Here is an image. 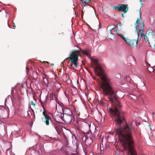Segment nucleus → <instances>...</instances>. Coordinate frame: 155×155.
<instances>
[{"instance_id": "34", "label": "nucleus", "mask_w": 155, "mask_h": 155, "mask_svg": "<svg viewBox=\"0 0 155 155\" xmlns=\"http://www.w3.org/2000/svg\"><path fill=\"white\" fill-rule=\"evenodd\" d=\"M73 66V64H71L70 65V66L71 67H72Z\"/></svg>"}, {"instance_id": "36", "label": "nucleus", "mask_w": 155, "mask_h": 155, "mask_svg": "<svg viewBox=\"0 0 155 155\" xmlns=\"http://www.w3.org/2000/svg\"><path fill=\"white\" fill-rule=\"evenodd\" d=\"M122 16L123 18L124 17V15L123 14H122Z\"/></svg>"}, {"instance_id": "24", "label": "nucleus", "mask_w": 155, "mask_h": 155, "mask_svg": "<svg viewBox=\"0 0 155 155\" xmlns=\"http://www.w3.org/2000/svg\"><path fill=\"white\" fill-rule=\"evenodd\" d=\"M150 33L151 34V35L153 36V35L154 34V32H153L151 31V32H149V33Z\"/></svg>"}, {"instance_id": "19", "label": "nucleus", "mask_w": 155, "mask_h": 155, "mask_svg": "<svg viewBox=\"0 0 155 155\" xmlns=\"http://www.w3.org/2000/svg\"><path fill=\"white\" fill-rule=\"evenodd\" d=\"M118 29V26L117 25L113 29H114L115 30V31L116 32V31H118L117 30Z\"/></svg>"}, {"instance_id": "8", "label": "nucleus", "mask_w": 155, "mask_h": 155, "mask_svg": "<svg viewBox=\"0 0 155 155\" xmlns=\"http://www.w3.org/2000/svg\"><path fill=\"white\" fill-rule=\"evenodd\" d=\"M138 40H140V39H138L137 38V39H127L126 42L128 45H129L131 47H134L137 45Z\"/></svg>"}, {"instance_id": "30", "label": "nucleus", "mask_w": 155, "mask_h": 155, "mask_svg": "<svg viewBox=\"0 0 155 155\" xmlns=\"http://www.w3.org/2000/svg\"><path fill=\"white\" fill-rule=\"evenodd\" d=\"M43 62H44V63H47L48 64L49 63L48 62H47V61H44Z\"/></svg>"}, {"instance_id": "2", "label": "nucleus", "mask_w": 155, "mask_h": 155, "mask_svg": "<svg viewBox=\"0 0 155 155\" xmlns=\"http://www.w3.org/2000/svg\"><path fill=\"white\" fill-rule=\"evenodd\" d=\"M116 125L117 128L115 131L124 149L128 151V155H137L132 137L135 129L132 123H127L126 120L123 123Z\"/></svg>"}, {"instance_id": "17", "label": "nucleus", "mask_w": 155, "mask_h": 155, "mask_svg": "<svg viewBox=\"0 0 155 155\" xmlns=\"http://www.w3.org/2000/svg\"><path fill=\"white\" fill-rule=\"evenodd\" d=\"M76 124H75V125L76 127H78V125L80 124V121L78 120H77L76 121Z\"/></svg>"}, {"instance_id": "21", "label": "nucleus", "mask_w": 155, "mask_h": 155, "mask_svg": "<svg viewBox=\"0 0 155 155\" xmlns=\"http://www.w3.org/2000/svg\"><path fill=\"white\" fill-rule=\"evenodd\" d=\"M13 28L15 29V27H16V26H15V24L13 22Z\"/></svg>"}, {"instance_id": "14", "label": "nucleus", "mask_w": 155, "mask_h": 155, "mask_svg": "<svg viewBox=\"0 0 155 155\" xmlns=\"http://www.w3.org/2000/svg\"><path fill=\"white\" fill-rule=\"evenodd\" d=\"M143 36H144V39H145V41L146 42H147V41H148V43L149 44L150 42L149 41L148 38V37L147 36L146 34H145V35H144Z\"/></svg>"}, {"instance_id": "10", "label": "nucleus", "mask_w": 155, "mask_h": 155, "mask_svg": "<svg viewBox=\"0 0 155 155\" xmlns=\"http://www.w3.org/2000/svg\"><path fill=\"white\" fill-rule=\"evenodd\" d=\"M120 11H122L124 13H126L128 10V8L127 7V5L124 4H120Z\"/></svg>"}, {"instance_id": "26", "label": "nucleus", "mask_w": 155, "mask_h": 155, "mask_svg": "<svg viewBox=\"0 0 155 155\" xmlns=\"http://www.w3.org/2000/svg\"><path fill=\"white\" fill-rule=\"evenodd\" d=\"M31 103L32 105H33L34 106L35 105V104H34V102L33 101H31Z\"/></svg>"}, {"instance_id": "25", "label": "nucleus", "mask_w": 155, "mask_h": 155, "mask_svg": "<svg viewBox=\"0 0 155 155\" xmlns=\"http://www.w3.org/2000/svg\"><path fill=\"white\" fill-rule=\"evenodd\" d=\"M75 146H76V148L77 149L78 148V145L77 143H76Z\"/></svg>"}, {"instance_id": "4", "label": "nucleus", "mask_w": 155, "mask_h": 155, "mask_svg": "<svg viewBox=\"0 0 155 155\" xmlns=\"http://www.w3.org/2000/svg\"><path fill=\"white\" fill-rule=\"evenodd\" d=\"M141 8L139 9L140 17L137 19L135 24V30L136 34L137 36V39H141V38L144 35V24L141 18Z\"/></svg>"}, {"instance_id": "39", "label": "nucleus", "mask_w": 155, "mask_h": 155, "mask_svg": "<svg viewBox=\"0 0 155 155\" xmlns=\"http://www.w3.org/2000/svg\"><path fill=\"white\" fill-rule=\"evenodd\" d=\"M127 78H130V77H127Z\"/></svg>"}, {"instance_id": "45", "label": "nucleus", "mask_w": 155, "mask_h": 155, "mask_svg": "<svg viewBox=\"0 0 155 155\" xmlns=\"http://www.w3.org/2000/svg\"><path fill=\"white\" fill-rule=\"evenodd\" d=\"M83 6H85V5H83Z\"/></svg>"}, {"instance_id": "18", "label": "nucleus", "mask_w": 155, "mask_h": 155, "mask_svg": "<svg viewBox=\"0 0 155 155\" xmlns=\"http://www.w3.org/2000/svg\"><path fill=\"white\" fill-rule=\"evenodd\" d=\"M114 9H117L118 11H120V5H119V6H115L114 7Z\"/></svg>"}, {"instance_id": "41", "label": "nucleus", "mask_w": 155, "mask_h": 155, "mask_svg": "<svg viewBox=\"0 0 155 155\" xmlns=\"http://www.w3.org/2000/svg\"><path fill=\"white\" fill-rule=\"evenodd\" d=\"M57 104H56V109L57 110Z\"/></svg>"}, {"instance_id": "7", "label": "nucleus", "mask_w": 155, "mask_h": 155, "mask_svg": "<svg viewBox=\"0 0 155 155\" xmlns=\"http://www.w3.org/2000/svg\"><path fill=\"white\" fill-rule=\"evenodd\" d=\"M58 104L59 105L60 108L62 109V114H64V115H70V114L71 115L72 114L71 110L69 108L65 106L63 107L61 105V104H63L62 103L58 102Z\"/></svg>"}, {"instance_id": "29", "label": "nucleus", "mask_w": 155, "mask_h": 155, "mask_svg": "<svg viewBox=\"0 0 155 155\" xmlns=\"http://www.w3.org/2000/svg\"><path fill=\"white\" fill-rule=\"evenodd\" d=\"M35 118V114L34 113L33 116V118Z\"/></svg>"}, {"instance_id": "27", "label": "nucleus", "mask_w": 155, "mask_h": 155, "mask_svg": "<svg viewBox=\"0 0 155 155\" xmlns=\"http://www.w3.org/2000/svg\"><path fill=\"white\" fill-rule=\"evenodd\" d=\"M111 30H109V32L111 34H113L111 32Z\"/></svg>"}, {"instance_id": "5", "label": "nucleus", "mask_w": 155, "mask_h": 155, "mask_svg": "<svg viewBox=\"0 0 155 155\" xmlns=\"http://www.w3.org/2000/svg\"><path fill=\"white\" fill-rule=\"evenodd\" d=\"M48 97L46 96L44 101H42L41 100V104L44 110L43 113V115L45 117L44 122L47 125L49 124V120H50V117L48 114L45 111V107H46L49 105V102L47 101Z\"/></svg>"}, {"instance_id": "15", "label": "nucleus", "mask_w": 155, "mask_h": 155, "mask_svg": "<svg viewBox=\"0 0 155 155\" xmlns=\"http://www.w3.org/2000/svg\"><path fill=\"white\" fill-rule=\"evenodd\" d=\"M57 99V97H56L55 94H52V96L51 97V100L55 99Z\"/></svg>"}, {"instance_id": "35", "label": "nucleus", "mask_w": 155, "mask_h": 155, "mask_svg": "<svg viewBox=\"0 0 155 155\" xmlns=\"http://www.w3.org/2000/svg\"><path fill=\"white\" fill-rule=\"evenodd\" d=\"M152 114H155V112H153L152 113Z\"/></svg>"}, {"instance_id": "33", "label": "nucleus", "mask_w": 155, "mask_h": 155, "mask_svg": "<svg viewBox=\"0 0 155 155\" xmlns=\"http://www.w3.org/2000/svg\"><path fill=\"white\" fill-rule=\"evenodd\" d=\"M7 99H5V104L6 102V101Z\"/></svg>"}, {"instance_id": "47", "label": "nucleus", "mask_w": 155, "mask_h": 155, "mask_svg": "<svg viewBox=\"0 0 155 155\" xmlns=\"http://www.w3.org/2000/svg\"><path fill=\"white\" fill-rule=\"evenodd\" d=\"M140 1L141 2V0H140Z\"/></svg>"}, {"instance_id": "46", "label": "nucleus", "mask_w": 155, "mask_h": 155, "mask_svg": "<svg viewBox=\"0 0 155 155\" xmlns=\"http://www.w3.org/2000/svg\"><path fill=\"white\" fill-rule=\"evenodd\" d=\"M75 139H76V140H77V139H76V137H75Z\"/></svg>"}, {"instance_id": "32", "label": "nucleus", "mask_w": 155, "mask_h": 155, "mask_svg": "<svg viewBox=\"0 0 155 155\" xmlns=\"http://www.w3.org/2000/svg\"><path fill=\"white\" fill-rule=\"evenodd\" d=\"M101 28V25H100V26L99 27H98V29H99V28Z\"/></svg>"}, {"instance_id": "42", "label": "nucleus", "mask_w": 155, "mask_h": 155, "mask_svg": "<svg viewBox=\"0 0 155 155\" xmlns=\"http://www.w3.org/2000/svg\"><path fill=\"white\" fill-rule=\"evenodd\" d=\"M121 24V23H119V25H120V26H121V25H120V24Z\"/></svg>"}, {"instance_id": "3", "label": "nucleus", "mask_w": 155, "mask_h": 155, "mask_svg": "<svg viewBox=\"0 0 155 155\" xmlns=\"http://www.w3.org/2000/svg\"><path fill=\"white\" fill-rule=\"evenodd\" d=\"M77 47L80 50H76L72 51L70 54V57L68 58L70 59L71 63L73 64L74 66L76 68L78 67V56L80 52H81L89 57L90 56V50L89 49L83 50L78 46H77Z\"/></svg>"}, {"instance_id": "28", "label": "nucleus", "mask_w": 155, "mask_h": 155, "mask_svg": "<svg viewBox=\"0 0 155 155\" xmlns=\"http://www.w3.org/2000/svg\"><path fill=\"white\" fill-rule=\"evenodd\" d=\"M111 30H109V32L111 34H113L111 32Z\"/></svg>"}, {"instance_id": "20", "label": "nucleus", "mask_w": 155, "mask_h": 155, "mask_svg": "<svg viewBox=\"0 0 155 155\" xmlns=\"http://www.w3.org/2000/svg\"><path fill=\"white\" fill-rule=\"evenodd\" d=\"M84 152L85 154V155L86 154V153H87V150H86V148H84Z\"/></svg>"}, {"instance_id": "43", "label": "nucleus", "mask_w": 155, "mask_h": 155, "mask_svg": "<svg viewBox=\"0 0 155 155\" xmlns=\"http://www.w3.org/2000/svg\"><path fill=\"white\" fill-rule=\"evenodd\" d=\"M118 31V33H120L119 31Z\"/></svg>"}, {"instance_id": "1", "label": "nucleus", "mask_w": 155, "mask_h": 155, "mask_svg": "<svg viewBox=\"0 0 155 155\" xmlns=\"http://www.w3.org/2000/svg\"><path fill=\"white\" fill-rule=\"evenodd\" d=\"M94 73L104 81L101 85L104 94L107 96L112 103V107L109 108L111 117L116 124H120L125 121V113L121 110L122 105L119 101L117 95L109 77L105 73L101 66L97 69L93 67Z\"/></svg>"}, {"instance_id": "23", "label": "nucleus", "mask_w": 155, "mask_h": 155, "mask_svg": "<svg viewBox=\"0 0 155 155\" xmlns=\"http://www.w3.org/2000/svg\"><path fill=\"white\" fill-rule=\"evenodd\" d=\"M10 150V148H8L6 149V153H7V152L8 151H9Z\"/></svg>"}, {"instance_id": "22", "label": "nucleus", "mask_w": 155, "mask_h": 155, "mask_svg": "<svg viewBox=\"0 0 155 155\" xmlns=\"http://www.w3.org/2000/svg\"><path fill=\"white\" fill-rule=\"evenodd\" d=\"M43 75L45 77V78H47V75L45 73L43 74Z\"/></svg>"}, {"instance_id": "11", "label": "nucleus", "mask_w": 155, "mask_h": 155, "mask_svg": "<svg viewBox=\"0 0 155 155\" xmlns=\"http://www.w3.org/2000/svg\"><path fill=\"white\" fill-rule=\"evenodd\" d=\"M116 33L123 40L125 41V42L127 40L128 38H127L124 37V36L121 33H118V31H116Z\"/></svg>"}, {"instance_id": "6", "label": "nucleus", "mask_w": 155, "mask_h": 155, "mask_svg": "<svg viewBox=\"0 0 155 155\" xmlns=\"http://www.w3.org/2000/svg\"><path fill=\"white\" fill-rule=\"evenodd\" d=\"M58 115L59 116L61 119L67 125L70 124L73 120L74 121L75 120L73 114L64 115V114H62L61 113L59 112Z\"/></svg>"}, {"instance_id": "13", "label": "nucleus", "mask_w": 155, "mask_h": 155, "mask_svg": "<svg viewBox=\"0 0 155 155\" xmlns=\"http://www.w3.org/2000/svg\"><path fill=\"white\" fill-rule=\"evenodd\" d=\"M43 81L46 87H48V82L47 79V78H44L43 79Z\"/></svg>"}, {"instance_id": "44", "label": "nucleus", "mask_w": 155, "mask_h": 155, "mask_svg": "<svg viewBox=\"0 0 155 155\" xmlns=\"http://www.w3.org/2000/svg\"><path fill=\"white\" fill-rule=\"evenodd\" d=\"M138 124H140V123L139 122H138Z\"/></svg>"}, {"instance_id": "31", "label": "nucleus", "mask_w": 155, "mask_h": 155, "mask_svg": "<svg viewBox=\"0 0 155 155\" xmlns=\"http://www.w3.org/2000/svg\"><path fill=\"white\" fill-rule=\"evenodd\" d=\"M7 24H8V27L9 28H11V27H10V26H9V25H8V21L7 22Z\"/></svg>"}, {"instance_id": "16", "label": "nucleus", "mask_w": 155, "mask_h": 155, "mask_svg": "<svg viewBox=\"0 0 155 155\" xmlns=\"http://www.w3.org/2000/svg\"><path fill=\"white\" fill-rule=\"evenodd\" d=\"M128 58L132 60H133L134 61H135V59L134 57V56H132V55L129 56L128 57Z\"/></svg>"}, {"instance_id": "40", "label": "nucleus", "mask_w": 155, "mask_h": 155, "mask_svg": "<svg viewBox=\"0 0 155 155\" xmlns=\"http://www.w3.org/2000/svg\"><path fill=\"white\" fill-rule=\"evenodd\" d=\"M27 113H28V115L27 116H28V115H29V114L28 113V112L27 111Z\"/></svg>"}, {"instance_id": "12", "label": "nucleus", "mask_w": 155, "mask_h": 155, "mask_svg": "<svg viewBox=\"0 0 155 155\" xmlns=\"http://www.w3.org/2000/svg\"><path fill=\"white\" fill-rule=\"evenodd\" d=\"M80 1L81 3L86 5H87L91 2V0H80Z\"/></svg>"}, {"instance_id": "38", "label": "nucleus", "mask_w": 155, "mask_h": 155, "mask_svg": "<svg viewBox=\"0 0 155 155\" xmlns=\"http://www.w3.org/2000/svg\"><path fill=\"white\" fill-rule=\"evenodd\" d=\"M26 69L27 70H28L29 69V68H27V67H26Z\"/></svg>"}, {"instance_id": "37", "label": "nucleus", "mask_w": 155, "mask_h": 155, "mask_svg": "<svg viewBox=\"0 0 155 155\" xmlns=\"http://www.w3.org/2000/svg\"><path fill=\"white\" fill-rule=\"evenodd\" d=\"M36 73L37 75H38V73L37 72V71H36Z\"/></svg>"}, {"instance_id": "9", "label": "nucleus", "mask_w": 155, "mask_h": 155, "mask_svg": "<svg viewBox=\"0 0 155 155\" xmlns=\"http://www.w3.org/2000/svg\"><path fill=\"white\" fill-rule=\"evenodd\" d=\"M93 137H85V139L84 141L85 144L87 146H89L93 142Z\"/></svg>"}]
</instances>
